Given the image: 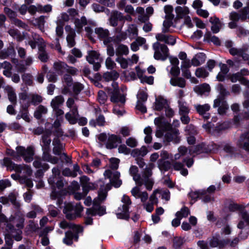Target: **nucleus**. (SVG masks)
I'll list each match as a JSON object with an SVG mask.
<instances>
[{"instance_id":"c9c22d12","label":"nucleus","mask_w":249,"mask_h":249,"mask_svg":"<svg viewBox=\"0 0 249 249\" xmlns=\"http://www.w3.org/2000/svg\"><path fill=\"white\" fill-rule=\"evenodd\" d=\"M170 84L174 86H178L180 88H184L186 85L185 80L181 77L178 78H172L170 80Z\"/></svg>"},{"instance_id":"3c124183","label":"nucleus","mask_w":249,"mask_h":249,"mask_svg":"<svg viewBox=\"0 0 249 249\" xmlns=\"http://www.w3.org/2000/svg\"><path fill=\"white\" fill-rule=\"evenodd\" d=\"M43 159L44 160L49 161L53 164H56L58 161V159L57 158L52 156L47 152H44Z\"/></svg>"},{"instance_id":"5fc2aeb1","label":"nucleus","mask_w":249,"mask_h":249,"mask_svg":"<svg viewBox=\"0 0 249 249\" xmlns=\"http://www.w3.org/2000/svg\"><path fill=\"white\" fill-rule=\"evenodd\" d=\"M75 36V33L74 31H71V34H69L67 37V40L68 45L70 47H72L75 45L74 37Z\"/></svg>"},{"instance_id":"5701e85b","label":"nucleus","mask_w":249,"mask_h":249,"mask_svg":"<svg viewBox=\"0 0 249 249\" xmlns=\"http://www.w3.org/2000/svg\"><path fill=\"white\" fill-rule=\"evenodd\" d=\"M178 134V130L167 132L165 135V139L168 142H173L178 143L180 141Z\"/></svg>"},{"instance_id":"72a5a7b5","label":"nucleus","mask_w":249,"mask_h":249,"mask_svg":"<svg viewBox=\"0 0 249 249\" xmlns=\"http://www.w3.org/2000/svg\"><path fill=\"white\" fill-rule=\"evenodd\" d=\"M87 23V19L85 17H82L80 19L76 18L74 21V24L77 29V32L80 33L82 30L83 27Z\"/></svg>"},{"instance_id":"ddd939ff","label":"nucleus","mask_w":249,"mask_h":249,"mask_svg":"<svg viewBox=\"0 0 249 249\" xmlns=\"http://www.w3.org/2000/svg\"><path fill=\"white\" fill-rule=\"evenodd\" d=\"M138 168L136 166L132 165L130 166L129 170V174L133 177V179L136 184H137L138 186H141L143 185V182L141 179L142 177L140 175L138 174Z\"/></svg>"},{"instance_id":"79ce46f5","label":"nucleus","mask_w":249,"mask_h":249,"mask_svg":"<svg viewBox=\"0 0 249 249\" xmlns=\"http://www.w3.org/2000/svg\"><path fill=\"white\" fill-rule=\"evenodd\" d=\"M173 166L175 170L180 171L182 175L185 176L188 175V172L186 169L183 168V164L179 162H175L173 163Z\"/></svg>"},{"instance_id":"58836bf2","label":"nucleus","mask_w":249,"mask_h":249,"mask_svg":"<svg viewBox=\"0 0 249 249\" xmlns=\"http://www.w3.org/2000/svg\"><path fill=\"white\" fill-rule=\"evenodd\" d=\"M48 111L47 108L43 106H39L35 111L34 116L38 119L41 118L43 115L46 114Z\"/></svg>"},{"instance_id":"dca6fc26","label":"nucleus","mask_w":249,"mask_h":249,"mask_svg":"<svg viewBox=\"0 0 249 249\" xmlns=\"http://www.w3.org/2000/svg\"><path fill=\"white\" fill-rule=\"evenodd\" d=\"M237 145L239 147L249 151V133H245L241 135Z\"/></svg>"},{"instance_id":"7c9ffc66","label":"nucleus","mask_w":249,"mask_h":249,"mask_svg":"<svg viewBox=\"0 0 249 249\" xmlns=\"http://www.w3.org/2000/svg\"><path fill=\"white\" fill-rule=\"evenodd\" d=\"M204 40L208 42H212L215 45H220V41L218 37L213 35L212 34L208 31L204 35Z\"/></svg>"},{"instance_id":"c85d7f7f","label":"nucleus","mask_w":249,"mask_h":249,"mask_svg":"<svg viewBox=\"0 0 249 249\" xmlns=\"http://www.w3.org/2000/svg\"><path fill=\"white\" fill-rule=\"evenodd\" d=\"M204 54L202 53L196 54L191 60L192 65L196 67L203 64L205 61Z\"/></svg>"},{"instance_id":"864d4df0","label":"nucleus","mask_w":249,"mask_h":249,"mask_svg":"<svg viewBox=\"0 0 249 249\" xmlns=\"http://www.w3.org/2000/svg\"><path fill=\"white\" fill-rule=\"evenodd\" d=\"M105 123V118L103 115L99 116L96 120V121L92 120L89 122L91 125L93 126H96V124L100 126H103L104 125Z\"/></svg>"},{"instance_id":"6e6d98bb","label":"nucleus","mask_w":249,"mask_h":249,"mask_svg":"<svg viewBox=\"0 0 249 249\" xmlns=\"http://www.w3.org/2000/svg\"><path fill=\"white\" fill-rule=\"evenodd\" d=\"M189 214V210L187 208L184 207L178 211L176 214V217H179L180 219L183 217H186Z\"/></svg>"},{"instance_id":"39448f33","label":"nucleus","mask_w":249,"mask_h":249,"mask_svg":"<svg viewBox=\"0 0 249 249\" xmlns=\"http://www.w3.org/2000/svg\"><path fill=\"white\" fill-rule=\"evenodd\" d=\"M104 175L105 178L109 179L110 183H107V184H109L110 187L112 185L115 188H118L122 185V181L120 178V172L118 171H112L110 170H107L104 172ZM107 184L105 186L103 185L102 186H104L107 189Z\"/></svg>"},{"instance_id":"473e14b6","label":"nucleus","mask_w":249,"mask_h":249,"mask_svg":"<svg viewBox=\"0 0 249 249\" xmlns=\"http://www.w3.org/2000/svg\"><path fill=\"white\" fill-rule=\"evenodd\" d=\"M146 42L145 38L142 37H138L135 41L131 44V49L133 51H137L140 46L144 44Z\"/></svg>"},{"instance_id":"7ed1b4c3","label":"nucleus","mask_w":249,"mask_h":249,"mask_svg":"<svg viewBox=\"0 0 249 249\" xmlns=\"http://www.w3.org/2000/svg\"><path fill=\"white\" fill-rule=\"evenodd\" d=\"M108 93L110 97V101L112 103L120 105L124 104L125 102V96L121 93L117 83H112V88L109 89Z\"/></svg>"},{"instance_id":"8fccbe9b","label":"nucleus","mask_w":249,"mask_h":249,"mask_svg":"<svg viewBox=\"0 0 249 249\" xmlns=\"http://www.w3.org/2000/svg\"><path fill=\"white\" fill-rule=\"evenodd\" d=\"M116 61L120 65L121 67L124 69H126L128 65H129L128 60L121 56L117 57L116 59Z\"/></svg>"},{"instance_id":"b1692460","label":"nucleus","mask_w":249,"mask_h":249,"mask_svg":"<svg viewBox=\"0 0 249 249\" xmlns=\"http://www.w3.org/2000/svg\"><path fill=\"white\" fill-rule=\"evenodd\" d=\"M229 78L232 82L235 83L239 81L241 84L249 86V81L242 77L239 72L229 75Z\"/></svg>"},{"instance_id":"4d7b16f0","label":"nucleus","mask_w":249,"mask_h":249,"mask_svg":"<svg viewBox=\"0 0 249 249\" xmlns=\"http://www.w3.org/2000/svg\"><path fill=\"white\" fill-rule=\"evenodd\" d=\"M158 167L160 170H167L170 167V163L168 161L163 160H159Z\"/></svg>"},{"instance_id":"052dcab7","label":"nucleus","mask_w":249,"mask_h":249,"mask_svg":"<svg viewBox=\"0 0 249 249\" xmlns=\"http://www.w3.org/2000/svg\"><path fill=\"white\" fill-rule=\"evenodd\" d=\"M148 95L143 90H140L137 95L138 101L144 102L147 100Z\"/></svg>"},{"instance_id":"680f3d73","label":"nucleus","mask_w":249,"mask_h":249,"mask_svg":"<svg viewBox=\"0 0 249 249\" xmlns=\"http://www.w3.org/2000/svg\"><path fill=\"white\" fill-rule=\"evenodd\" d=\"M110 167L112 169H117L119 167L120 160L115 158H112L109 160Z\"/></svg>"},{"instance_id":"2f4dec72","label":"nucleus","mask_w":249,"mask_h":249,"mask_svg":"<svg viewBox=\"0 0 249 249\" xmlns=\"http://www.w3.org/2000/svg\"><path fill=\"white\" fill-rule=\"evenodd\" d=\"M74 207L71 203H68L65 205L64 212L66 214L67 218L73 219L75 218V216L73 215Z\"/></svg>"},{"instance_id":"a211bd4d","label":"nucleus","mask_w":249,"mask_h":249,"mask_svg":"<svg viewBox=\"0 0 249 249\" xmlns=\"http://www.w3.org/2000/svg\"><path fill=\"white\" fill-rule=\"evenodd\" d=\"M95 32L100 37L104 39L105 43L110 42L112 40V38L108 37L109 32L107 29L97 28L95 29Z\"/></svg>"},{"instance_id":"4468645a","label":"nucleus","mask_w":249,"mask_h":249,"mask_svg":"<svg viewBox=\"0 0 249 249\" xmlns=\"http://www.w3.org/2000/svg\"><path fill=\"white\" fill-rule=\"evenodd\" d=\"M78 117V112L76 106H73L71 111L65 114L66 119L72 124H75L77 122Z\"/></svg>"},{"instance_id":"6ab92c4d","label":"nucleus","mask_w":249,"mask_h":249,"mask_svg":"<svg viewBox=\"0 0 249 249\" xmlns=\"http://www.w3.org/2000/svg\"><path fill=\"white\" fill-rule=\"evenodd\" d=\"M4 90L6 93L9 100L14 105L17 103V95L15 90L10 86H6L4 88Z\"/></svg>"},{"instance_id":"aec40b11","label":"nucleus","mask_w":249,"mask_h":249,"mask_svg":"<svg viewBox=\"0 0 249 249\" xmlns=\"http://www.w3.org/2000/svg\"><path fill=\"white\" fill-rule=\"evenodd\" d=\"M229 18L231 21L228 23V26L231 29H234L237 26V22L241 19V16L237 12H232L230 14Z\"/></svg>"},{"instance_id":"de8ad7c7","label":"nucleus","mask_w":249,"mask_h":249,"mask_svg":"<svg viewBox=\"0 0 249 249\" xmlns=\"http://www.w3.org/2000/svg\"><path fill=\"white\" fill-rule=\"evenodd\" d=\"M53 172V177H50L49 179V182L51 184H54L55 182V180L57 179V176H58L60 174V170L57 167H54L52 170Z\"/></svg>"},{"instance_id":"a18cd8bd","label":"nucleus","mask_w":249,"mask_h":249,"mask_svg":"<svg viewBox=\"0 0 249 249\" xmlns=\"http://www.w3.org/2000/svg\"><path fill=\"white\" fill-rule=\"evenodd\" d=\"M1 68L4 69L3 73L5 76L9 77L11 75L12 66L9 62L4 61L3 63H2Z\"/></svg>"},{"instance_id":"69168bd1","label":"nucleus","mask_w":249,"mask_h":249,"mask_svg":"<svg viewBox=\"0 0 249 249\" xmlns=\"http://www.w3.org/2000/svg\"><path fill=\"white\" fill-rule=\"evenodd\" d=\"M127 31L133 36H136L138 35V29L136 26L134 24L129 25L127 29Z\"/></svg>"},{"instance_id":"9d476101","label":"nucleus","mask_w":249,"mask_h":249,"mask_svg":"<svg viewBox=\"0 0 249 249\" xmlns=\"http://www.w3.org/2000/svg\"><path fill=\"white\" fill-rule=\"evenodd\" d=\"M80 181L85 195H87L90 190H95L97 187V184L90 182L89 178L86 176L82 177L80 178Z\"/></svg>"},{"instance_id":"2eb2a0df","label":"nucleus","mask_w":249,"mask_h":249,"mask_svg":"<svg viewBox=\"0 0 249 249\" xmlns=\"http://www.w3.org/2000/svg\"><path fill=\"white\" fill-rule=\"evenodd\" d=\"M214 107H219L218 109V113L220 114H223L228 109L229 107L226 101L222 98H219L215 99L214 101Z\"/></svg>"},{"instance_id":"f3484780","label":"nucleus","mask_w":249,"mask_h":249,"mask_svg":"<svg viewBox=\"0 0 249 249\" xmlns=\"http://www.w3.org/2000/svg\"><path fill=\"white\" fill-rule=\"evenodd\" d=\"M209 20L212 24L211 30L213 33H218L222 27V23L219 18L214 16L211 17Z\"/></svg>"},{"instance_id":"37998d69","label":"nucleus","mask_w":249,"mask_h":249,"mask_svg":"<svg viewBox=\"0 0 249 249\" xmlns=\"http://www.w3.org/2000/svg\"><path fill=\"white\" fill-rule=\"evenodd\" d=\"M148 150L147 148L142 146L140 149H136L132 151V154L134 157H143L147 154Z\"/></svg>"},{"instance_id":"bf43d9fd","label":"nucleus","mask_w":249,"mask_h":249,"mask_svg":"<svg viewBox=\"0 0 249 249\" xmlns=\"http://www.w3.org/2000/svg\"><path fill=\"white\" fill-rule=\"evenodd\" d=\"M184 240L180 237H175L173 240L174 247L176 248H180L184 243Z\"/></svg>"},{"instance_id":"393cba45","label":"nucleus","mask_w":249,"mask_h":249,"mask_svg":"<svg viewBox=\"0 0 249 249\" xmlns=\"http://www.w3.org/2000/svg\"><path fill=\"white\" fill-rule=\"evenodd\" d=\"M53 69L58 74H62L66 71L68 65L64 62L57 61L53 64Z\"/></svg>"},{"instance_id":"338daca9","label":"nucleus","mask_w":249,"mask_h":249,"mask_svg":"<svg viewBox=\"0 0 249 249\" xmlns=\"http://www.w3.org/2000/svg\"><path fill=\"white\" fill-rule=\"evenodd\" d=\"M140 80L142 83H147L149 85H152L154 82V77L152 76H146L144 75L142 77Z\"/></svg>"},{"instance_id":"f704fd0d","label":"nucleus","mask_w":249,"mask_h":249,"mask_svg":"<svg viewBox=\"0 0 249 249\" xmlns=\"http://www.w3.org/2000/svg\"><path fill=\"white\" fill-rule=\"evenodd\" d=\"M129 49L128 47L124 44H120L118 46L116 49V54L117 55H126L129 53Z\"/></svg>"},{"instance_id":"423d86ee","label":"nucleus","mask_w":249,"mask_h":249,"mask_svg":"<svg viewBox=\"0 0 249 249\" xmlns=\"http://www.w3.org/2000/svg\"><path fill=\"white\" fill-rule=\"evenodd\" d=\"M154 167V164H149L143 172L141 178L143 182V184H144L146 188L148 190H152L154 184V181L152 178H150L152 175V170Z\"/></svg>"},{"instance_id":"6e6552de","label":"nucleus","mask_w":249,"mask_h":249,"mask_svg":"<svg viewBox=\"0 0 249 249\" xmlns=\"http://www.w3.org/2000/svg\"><path fill=\"white\" fill-rule=\"evenodd\" d=\"M17 152L23 157L26 162H30L33 159L34 152L33 148L31 147H28L26 149L23 147H18Z\"/></svg>"},{"instance_id":"1a4fd4ad","label":"nucleus","mask_w":249,"mask_h":249,"mask_svg":"<svg viewBox=\"0 0 249 249\" xmlns=\"http://www.w3.org/2000/svg\"><path fill=\"white\" fill-rule=\"evenodd\" d=\"M87 60L90 64L93 65L95 71H98L100 68L99 54L97 52L94 51H89L87 56Z\"/></svg>"},{"instance_id":"a878e982","label":"nucleus","mask_w":249,"mask_h":249,"mask_svg":"<svg viewBox=\"0 0 249 249\" xmlns=\"http://www.w3.org/2000/svg\"><path fill=\"white\" fill-rule=\"evenodd\" d=\"M53 144L54 145L53 148V153L54 154L60 156L61 158L63 156L66 158L67 157L66 154L62 153L63 145L59 143V142L58 140H56L54 141L53 142Z\"/></svg>"},{"instance_id":"20e7f679","label":"nucleus","mask_w":249,"mask_h":249,"mask_svg":"<svg viewBox=\"0 0 249 249\" xmlns=\"http://www.w3.org/2000/svg\"><path fill=\"white\" fill-rule=\"evenodd\" d=\"M131 204L130 198L125 195H124L121 199L120 206L116 210V215L118 218L127 219L129 216L128 207Z\"/></svg>"},{"instance_id":"a19ab883","label":"nucleus","mask_w":249,"mask_h":249,"mask_svg":"<svg viewBox=\"0 0 249 249\" xmlns=\"http://www.w3.org/2000/svg\"><path fill=\"white\" fill-rule=\"evenodd\" d=\"M173 7L170 5H166L164 7V11L165 13L166 19H173L174 15L173 14Z\"/></svg>"},{"instance_id":"ea45409f","label":"nucleus","mask_w":249,"mask_h":249,"mask_svg":"<svg viewBox=\"0 0 249 249\" xmlns=\"http://www.w3.org/2000/svg\"><path fill=\"white\" fill-rule=\"evenodd\" d=\"M229 242L228 240L221 241L219 242L218 239L216 238H213L210 242V245L211 247L214 248L216 247H223L228 245Z\"/></svg>"},{"instance_id":"f257e3e1","label":"nucleus","mask_w":249,"mask_h":249,"mask_svg":"<svg viewBox=\"0 0 249 249\" xmlns=\"http://www.w3.org/2000/svg\"><path fill=\"white\" fill-rule=\"evenodd\" d=\"M107 189L104 186H100L98 191V196L93 200V208L92 209H88L87 213L92 214L99 215H103L106 212L105 209L103 207H99V205L103 202L106 198L107 191L110 189V185L107 184Z\"/></svg>"},{"instance_id":"0eeeda50","label":"nucleus","mask_w":249,"mask_h":249,"mask_svg":"<svg viewBox=\"0 0 249 249\" xmlns=\"http://www.w3.org/2000/svg\"><path fill=\"white\" fill-rule=\"evenodd\" d=\"M153 48L154 50V57L157 60L163 59V57L168 54L167 47L158 42H156L153 44Z\"/></svg>"},{"instance_id":"f03ea898","label":"nucleus","mask_w":249,"mask_h":249,"mask_svg":"<svg viewBox=\"0 0 249 249\" xmlns=\"http://www.w3.org/2000/svg\"><path fill=\"white\" fill-rule=\"evenodd\" d=\"M4 161L10 170H14L16 172L21 174L23 178L30 176L32 174V170L30 167L26 165H18L12 162L8 159H4Z\"/></svg>"},{"instance_id":"cd10ccee","label":"nucleus","mask_w":249,"mask_h":249,"mask_svg":"<svg viewBox=\"0 0 249 249\" xmlns=\"http://www.w3.org/2000/svg\"><path fill=\"white\" fill-rule=\"evenodd\" d=\"M119 76V74L116 71H113L110 72H105L103 76V78L107 82L114 81Z\"/></svg>"},{"instance_id":"c03bdc74","label":"nucleus","mask_w":249,"mask_h":249,"mask_svg":"<svg viewBox=\"0 0 249 249\" xmlns=\"http://www.w3.org/2000/svg\"><path fill=\"white\" fill-rule=\"evenodd\" d=\"M197 112L200 115H203L210 109V106L208 104L203 105H197L195 106Z\"/></svg>"},{"instance_id":"9b49d317","label":"nucleus","mask_w":249,"mask_h":249,"mask_svg":"<svg viewBox=\"0 0 249 249\" xmlns=\"http://www.w3.org/2000/svg\"><path fill=\"white\" fill-rule=\"evenodd\" d=\"M131 193L135 198H140L142 203L145 202L148 198V193L145 191L142 192L138 186L132 188Z\"/></svg>"},{"instance_id":"c756f323","label":"nucleus","mask_w":249,"mask_h":249,"mask_svg":"<svg viewBox=\"0 0 249 249\" xmlns=\"http://www.w3.org/2000/svg\"><path fill=\"white\" fill-rule=\"evenodd\" d=\"M211 88L208 84H203L200 85L196 86L194 90V91L199 94H202L205 92H208L210 91Z\"/></svg>"},{"instance_id":"49530a36","label":"nucleus","mask_w":249,"mask_h":249,"mask_svg":"<svg viewBox=\"0 0 249 249\" xmlns=\"http://www.w3.org/2000/svg\"><path fill=\"white\" fill-rule=\"evenodd\" d=\"M179 113L180 114H187L189 112V109L185 102L182 100L178 101Z\"/></svg>"},{"instance_id":"0e129e2a","label":"nucleus","mask_w":249,"mask_h":249,"mask_svg":"<svg viewBox=\"0 0 249 249\" xmlns=\"http://www.w3.org/2000/svg\"><path fill=\"white\" fill-rule=\"evenodd\" d=\"M125 143L127 145L132 148L136 147L138 144L136 139L133 137H130L128 138L126 140Z\"/></svg>"},{"instance_id":"4c0bfd02","label":"nucleus","mask_w":249,"mask_h":249,"mask_svg":"<svg viewBox=\"0 0 249 249\" xmlns=\"http://www.w3.org/2000/svg\"><path fill=\"white\" fill-rule=\"evenodd\" d=\"M175 11L177 14L181 18L187 15L190 12L189 9L187 7L179 6H177L175 8Z\"/></svg>"},{"instance_id":"e433bc0d","label":"nucleus","mask_w":249,"mask_h":249,"mask_svg":"<svg viewBox=\"0 0 249 249\" xmlns=\"http://www.w3.org/2000/svg\"><path fill=\"white\" fill-rule=\"evenodd\" d=\"M64 102L63 97L61 96H57L54 98L51 102V106L53 108H56L62 105Z\"/></svg>"},{"instance_id":"f8f14e48","label":"nucleus","mask_w":249,"mask_h":249,"mask_svg":"<svg viewBox=\"0 0 249 249\" xmlns=\"http://www.w3.org/2000/svg\"><path fill=\"white\" fill-rule=\"evenodd\" d=\"M155 38L157 40V42H159V41L163 42L171 45H174L176 43V39L173 36L164 34L162 33L156 35Z\"/></svg>"},{"instance_id":"4be33fe9","label":"nucleus","mask_w":249,"mask_h":249,"mask_svg":"<svg viewBox=\"0 0 249 249\" xmlns=\"http://www.w3.org/2000/svg\"><path fill=\"white\" fill-rule=\"evenodd\" d=\"M121 139L114 135L109 136L106 147L108 149H112L117 146L118 143L121 142Z\"/></svg>"},{"instance_id":"09e8293b","label":"nucleus","mask_w":249,"mask_h":249,"mask_svg":"<svg viewBox=\"0 0 249 249\" xmlns=\"http://www.w3.org/2000/svg\"><path fill=\"white\" fill-rule=\"evenodd\" d=\"M51 133L44 134L42 136V142H43V147L45 150V152H47L48 146L50 144L51 140L50 138Z\"/></svg>"},{"instance_id":"603ef678","label":"nucleus","mask_w":249,"mask_h":249,"mask_svg":"<svg viewBox=\"0 0 249 249\" xmlns=\"http://www.w3.org/2000/svg\"><path fill=\"white\" fill-rule=\"evenodd\" d=\"M73 237L74 236L71 231H67L65 233V237L63 239V242L68 245H71L72 243Z\"/></svg>"},{"instance_id":"774afa93","label":"nucleus","mask_w":249,"mask_h":249,"mask_svg":"<svg viewBox=\"0 0 249 249\" xmlns=\"http://www.w3.org/2000/svg\"><path fill=\"white\" fill-rule=\"evenodd\" d=\"M249 13V6H246L243 8L241 11V14H240L241 20L243 21L245 20L247 18V15Z\"/></svg>"},{"instance_id":"e2e57ef3","label":"nucleus","mask_w":249,"mask_h":249,"mask_svg":"<svg viewBox=\"0 0 249 249\" xmlns=\"http://www.w3.org/2000/svg\"><path fill=\"white\" fill-rule=\"evenodd\" d=\"M123 105H120L119 104H115L113 107V113L118 116H121L124 112V109L121 108Z\"/></svg>"},{"instance_id":"412c9836","label":"nucleus","mask_w":249,"mask_h":249,"mask_svg":"<svg viewBox=\"0 0 249 249\" xmlns=\"http://www.w3.org/2000/svg\"><path fill=\"white\" fill-rule=\"evenodd\" d=\"M167 101L161 96H158L156 98L154 106L155 110L160 111L162 108L167 107Z\"/></svg>"},{"instance_id":"13d9d810","label":"nucleus","mask_w":249,"mask_h":249,"mask_svg":"<svg viewBox=\"0 0 249 249\" xmlns=\"http://www.w3.org/2000/svg\"><path fill=\"white\" fill-rule=\"evenodd\" d=\"M105 65L107 69L112 70L114 69L116 64L110 57H108L105 61Z\"/></svg>"},{"instance_id":"bb28decb","label":"nucleus","mask_w":249,"mask_h":249,"mask_svg":"<svg viewBox=\"0 0 249 249\" xmlns=\"http://www.w3.org/2000/svg\"><path fill=\"white\" fill-rule=\"evenodd\" d=\"M195 75L198 78L205 79L209 76V71L203 67H199L195 70Z\"/></svg>"}]
</instances>
